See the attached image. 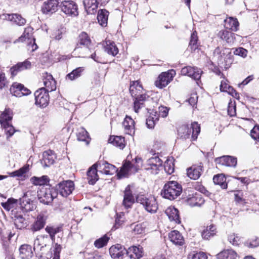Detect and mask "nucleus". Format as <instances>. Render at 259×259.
<instances>
[{
	"label": "nucleus",
	"mask_w": 259,
	"mask_h": 259,
	"mask_svg": "<svg viewBox=\"0 0 259 259\" xmlns=\"http://www.w3.org/2000/svg\"><path fill=\"white\" fill-rule=\"evenodd\" d=\"M182 187L176 181H168L164 186L161 194L163 198L170 200H174L180 195Z\"/></svg>",
	"instance_id": "obj_1"
},
{
	"label": "nucleus",
	"mask_w": 259,
	"mask_h": 259,
	"mask_svg": "<svg viewBox=\"0 0 259 259\" xmlns=\"http://www.w3.org/2000/svg\"><path fill=\"white\" fill-rule=\"evenodd\" d=\"M200 132V125L196 122L192 123L191 128H189L187 125H183L180 127L178 130V134L181 138L186 139L189 138L191 136L192 141L197 139Z\"/></svg>",
	"instance_id": "obj_2"
},
{
	"label": "nucleus",
	"mask_w": 259,
	"mask_h": 259,
	"mask_svg": "<svg viewBox=\"0 0 259 259\" xmlns=\"http://www.w3.org/2000/svg\"><path fill=\"white\" fill-rule=\"evenodd\" d=\"M213 55L216 57L220 63H225L229 66L232 63V56L229 49L225 48L217 47L213 52Z\"/></svg>",
	"instance_id": "obj_3"
},
{
	"label": "nucleus",
	"mask_w": 259,
	"mask_h": 259,
	"mask_svg": "<svg viewBox=\"0 0 259 259\" xmlns=\"http://www.w3.org/2000/svg\"><path fill=\"white\" fill-rule=\"evenodd\" d=\"M137 202L142 204L145 209L151 213H155L158 209V204L156 199L153 196L146 197L144 195H138L136 198Z\"/></svg>",
	"instance_id": "obj_4"
},
{
	"label": "nucleus",
	"mask_w": 259,
	"mask_h": 259,
	"mask_svg": "<svg viewBox=\"0 0 259 259\" xmlns=\"http://www.w3.org/2000/svg\"><path fill=\"white\" fill-rule=\"evenodd\" d=\"M37 193L39 201L45 204L51 203L58 195V192L53 188H42Z\"/></svg>",
	"instance_id": "obj_5"
},
{
	"label": "nucleus",
	"mask_w": 259,
	"mask_h": 259,
	"mask_svg": "<svg viewBox=\"0 0 259 259\" xmlns=\"http://www.w3.org/2000/svg\"><path fill=\"white\" fill-rule=\"evenodd\" d=\"M35 104L40 108H45L49 102V95L44 88H41L34 93Z\"/></svg>",
	"instance_id": "obj_6"
},
{
	"label": "nucleus",
	"mask_w": 259,
	"mask_h": 259,
	"mask_svg": "<svg viewBox=\"0 0 259 259\" xmlns=\"http://www.w3.org/2000/svg\"><path fill=\"white\" fill-rule=\"evenodd\" d=\"M162 161L158 156L148 159L145 164V169L152 174L158 173L159 168L162 166Z\"/></svg>",
	"instance_id": "obj_7"
},
{
	"label": "nucleus",
	"mask_w": 259,
	"mask_h": 259,
	"mask_svg": "<svg viewBox=\"0 0 259 259\" xmlns=\"http://www.w3.org/2000/svg\"><path fill=\"white\" fill-rule=\"evenodd\" d=\"M61 10L68 16L78 15L77 5L73 1H64L60 5Z\"/></svg>",
	"instance_id": "obj_8"
},
{
	"label": "nucleus",
	"mask_w": 259,
	"mask_h": 259,
	"mask_svg": "<svg viewBox=\"0 0 259 259\" xmlns=\"http://www.w3.org/2000/svg\"><path fill=\"white\" fill-rule=\"evenodd\" d=\"M57 189L60 195L67 197L74 189V183L70 180L63 181L58 184Z\"/></svg>",
	"instance_id": "obj_9"
},
{
	"label": "nucleus",
	"mask_w": 259,
	"mask_h": 259,
	"mask_svg": "<svg viewBox=\"0 0 259 259\" xmlns=\"http://www.w3.org/2000/svg\"><path fill=\"white\" fill-rule=\"evenodd\" d=\"M175 74L176 72L174 70H171L169 72L162 73L155 81V85L159 89H162L170 82Z\"/></svg>",
	"instance_id": "obj_10"
},
{
	"label": "nucleus",
	"mask_w": 259,
	"mask_h": 259,
	"mask_svg": "<svg viewBox=\"0 0 259 259\" xmlns=\"http://www.w3.org/2000/svg\"><path fill=\"white\" fill-rule=\"evenodd\" d=\"M10 92L13 96L17 97L27 96L31 93V91L29 89L18 82H14L12 84L10 88Z\"/></svg>",
	"instance_id": "obj_11"
},
{
	"label": "nucleus",
	"mask_w": 259,
	"mask_h": 259,
	"mask_svg": "<svg viewBox=\"0 0 259 259\" xmlns=\"http://www.w3.org/2000/svg\"><path fill=\"white\" fill-rule=\"evenodd\" d=\"M181 72L183 75H187L195 80H198L200 79L202 71L196 67L186 66L181 69Z\"/></svg>",
	"instance_id": "obj_12"
},
{
	"label": "nucleus",
	"mask_w": 259,
	"mask_h": 259,
	"mask_svg": "<svg viewBox=\"0 0 259 259\" xmlns=\"http://www.w3.org/2000/svg\"><path fill=\"white\" fill-rule=\"evenodd\" d=\"M96 165L99 171L105 175H112L117 171L114 165L106 161H100L96 163Z\"/></svg>",
	"instance_id": "obj_13"
},
{
	"label": "nucleus",
	"mask_w": 259,
	"mask_h": 259,
	"mask_svg": "<svg viewBox=\"0 0 259 259\" xmlns=\"http://www.w3.org/2000/svg\"><path fill=\"white\" fill-rule=\"evenodd\" d=\"M58 0H48L44 3L41 10L43 14H52L58 10Z\"/></svg>",
	"instance_id": "obj_14"
},
{
	"label": "nucleus",
	"mask_w": 259,
	"mask_h": 259,
	"mask_svg": "<svg viewBox=\"0 0 259 259\" xmlns=\"http://www.w3.org/2000/svg\"><path fill=\"white\" fill-rule=\"evenodd\" d=\"M218 231L216 225L211 224L204 227L201 232V237L204 240H209L217 235Z\"/></svg>",
	"instance_id": "obj_15"
},
{
	"label": "nucleus",
	"mask_w": 259,
	"mask_h": 259,
	"mask_svg": "<svg viewBox=\"0 0 259 259\" xmlns=\"http://www.w3.org/2000/svg\"><path fill=\"white\" fill-rule=\"evenodd\" d=\"M138 169L137 165L133 164L131 161H126L122 165L117 174V176L119 178L125 177H127L128 172H135L137 171Z\"/></svg>",
	"instance_id": "obj_16"
},
{
	"label": "nucleus",
	"mask_w": 259,
	"mask_h": 259,
	"mask_svg": "<svg viewBox=\"0 0 259 259\" xmlns=\"http://www.w3.org/2000/svg\"><path fill=\"white\" fill-rule=\"evenodd\" d=\"M31 67V63L30 61L26 60L23 62H19L17 64L13 66L10 69V72L12 76H16L19 72L29 69Z\"/></svg>",
	"instance_id": "obj_17"
},
{
	"label": "nucleus",
	"mask_w": 259,
	"mask_h": 259,
	"mask_svg": "<svg viewBox=\"0 0 259 259\" xmlns=\"http://www.w3.org/2000/svg\"><path fill=\"white\" fill-rule=\"evenodd\" d=\"M47 219V217L44 214H39L34 223L31 225L30 230L34 232L42 229L46 224Z\"/></svg>",
	"instance_id": "obj_18"
},
{
	"label": "nucleus",
	"mask_w": 259,
	"mask_h": 259,
	"mask_svg": "<svg viewBox=\"0 0 259 259\" xmlns=\"http://www.w3.org/2000/svg\"><path fill=\"white\" fill-rule=\"evenodd\" d=\"M135 203V198L132 192L130 189V186H127L124 191L123 200L122 205L125 208H129L132 207Z\"/></svg>",
	"instance_id": "obj_19"
},
{
	"label": "nucleus",
	"mask_w": 259,
	"mask_h": 259,
	"mask_svg": "<svg viewBox=\"0 0 259 259\" xmlns=\"http://www.w3.org/2000/svg\"><path fill=\"white\" fill-rule=\"evenodd\" d=\"M217 164L230 167H235L237 164V158L230 156H223L215 158Z\"/></svg>",
	"instance_id": "obj_20"
},
{
	"label": "nucleus",
	"mask_w": 259,
	"mask_h": 259,
	"mask_svg": "<svg viewBox=\"0 0 259 259\" xmlns=\"http://www.w3.org/2000/svg\"><path fill=\"white\" fill-rule=\"evenodd\" d=\"M125 248L120 244H117L111 246L109 249V253L112 258L120 259L126 252Z\"/></svg>",
	"instance_id": "obj_21"
},
{
	"label": "nucleus",
	"mask_w": 259,
	"mask_h": 259,
	"mask_svg": "<svg viewBox=\"0 0 259 259\" xmlns=\"http://www.w3.org/2000/svg\"><path fill=\"white\" fill-rule=\"evenodd\" d=\"M170 241L175 245L182 246L185 243V239L182 235L177 230L171 231L168 234Z\"/></svg>",
	"instance_id": "obj_22"
},
{
	"label": "nucleus",
	"mask_w": 259,
	"mask_h": 259,
	"mask_svg": "<svg viewBox=\"0 0 259 259\" xmlns=\"http://www.w3.org/2000/svg\"><path fill=\"white\" fill-rule=\"evenodd\" d=\"M43 82L45 86L44 88L46 91L49 93L56 90V81L53 78L52 75L48 73H46L43 76Z\"/></svg>",
	"instance_id": "obj_23"
},
{
	"label": "nucleus",
	"mask_w": 259,
	"mask_h": 259,
	"mask_svg": "<svg viewBox=\"0 0 259 259\" xmlns=\"http://www.w3.org/2000/svg\"><path fill=\"white\" fill-rule=\"evenodd\" d=\"M49 241V238L47 235L38 236L34 241L33 249L42 250Z\"/></svg>",
	"instance_id": "obj_24"
},
{
	"label": "nucleus",
	"mask_w": 259,
	"mask_h": 259,
	"mask_svg": "<svg viewBox=\"0 0 259 259\" xmlns=\"http://www.w3.org/2000/svg\"><path fill=\"white\" fill-rule=\"evenodd\" d=\"M203 171V166L202 165H192L187 169V176L192 180H197L201 176Z\"/></svg>",
	"instance_id": "obj_25"
},
{
	"label": "nucleus",
	"mask_w": 259,
	"mask_h": 259,
	"mask_svg": "<svg viewBox=\"0 0 259 259\" xmlns=\"http://www.w3.org/2000/svg\"><path fill=\"white\" fill-rule=\"evenodd\" d=\"M125 252L130 259H140L143 255V248L139 246L130 247Z\"/></svg>",
	"instance_id": "obj_26"
},
{
	"label": "nucleus",
	"mask_w": 259,
	"mask_h": 259,
	"mask_svg": "<svg viewBox=\"0 0 259 259\" xmlns=\"http://www.w3.org/2000/svg\"><path fill=\"white\" fill-rule=\"evenodd\" d=\"M134 98V110L136 113H138L140 109L146 106V103L148 102L149 96L146 94H142Z\"/></svg>",
	"instance_id": "obj_27"
},
{
	"label": "nucleus",
	"mask_w": 259,
	"mask_h": 259,
	"mask_svg": "<svg viewBox=\"0 0 259 259\" xmlns=\"http://www.w3.org/2000/svg\"><path fill=\"white\" fill-rule=\"evenodd\" d=\"M19 256L21 259H30L33 256V251L31 245L24 244L19 249Z\"/></svg>",
	"instance_id": "obj_28"
},
{
	"label": "nucleus",
	"mask_w": 259,
	"mask_h": 259,
	"mask_svg": "<svg viewBox=\"0 0 259 259\" xmlns=\"http://www.w3.org/2000/svg\"><path fill=\"white\" fill-rule=\"evenodd\" d=\"M43 158L41 163L44 167H48L53 164L56 159V156L52 150H49L45 151L42 154Z\"/></svg>",
	"instance_id": "obj_29"
},
{
	"label": "nucleus",
	"mask_w": 259,
	"mask_h": 259,
	"mask_svg": "<svg viewBox=\"0 0 259 259\" xmlns=\"http://www.w3.org/2000/svg\"><path fill=\"white\" fill-rule=\"evenodd\" d=\"M135 122L130 117L126 116L122 123L124 132L126 134L132 135L135 132Z\"/></svg>",
	"instance_id": "obj_30"
},
{
	"label": "nucleus",
	"mask_w": 259,
	"mask_h": 259,
	"mask_svg": "<svg viewBox=\"0 0 259 259\" xmlns=\"http://www.w3.org/2000/svg\"><path fill=\"white\" fill-rule=\"evenodd\" d=\"M217 36L229 45H232L235 39L234 33L225 30L220 31Z\"/></svg>",
	"instance_id": "obj_31"
},
{
	"label": "nucleus",
	"mask_w": 259,
	"mask_h": 259,
	"mask_svg": "<svg viewBox=\"0 0 259 259\" xmlns=\"http://www.w3.org/2000/svg\"><path fill=\"white\" fill-rule=\"evenodd\" d=\"M186 201L188 204L191 206H200L203 203V200L201 197L200 195L196 193L194 194H189L186 198Z\"/></svg>",
	"instance_id": "obj_32"
},
{
	"label": "nucleus",
	"mask_w": 259,
	"mask_h": 259,
	"mask_svg": "<svg viewBox=\"0 0 259 259\" xmlns=\"http://www.w3.org/2000/svg\"><path fill=\"white\" fill-rule=\"evenodd\" d=\"M83 5L88 14H95L99 4L97 0H83Z\"/></svg>",
	"instance_id": "obj_33"
},
{
	"label": "nucleus",
	"mask_w": 259,
	"mask_h": 259,
	"mask_svg": "<svg viewBox=\"0 0 259 259\" xmlns=\"http://www.w3.org/2000/svg\"><path fill=\"white\" fill-rule=\"evenodd\" d=\"M98 167L96 164L90 168L87 172V179L90 184L94 185L98 181L99 178L97 175Z\"/></svg>",
	"instance_id": "obj_34"
},
{
	"label": "nucleus",
	"mask_w": 259,
	"mask_h": 259,
	"mask_svg": "<svg viewBox=\"0 0 259 259\" xmlns=\"http://www.w3.org/2000/svg\"><path fill=\"white\" fill-rule=\"evenodd\" d=\"M0 18L2 19L9 21L14 20L17 18L19 19V21H18L19 26L25 25L26 22L24 18L18 14H3L0 16Z\"/></svg>",
	"instance_id": "obj_35"
},
{
	"label": "nucleus",
	"mask_w": 259,
	"mask_h": 259,
	"mask_svg": "<svg viewBox=\"0 0 259 259\" xmlns=\"http://www.w3.org/2000/svg\"><path fill=\"white\" fill-rule=\"evenodd\" d=\"M165 213L171 221H174L177 224L181 223L179 211L174 207H169L165 210Z\"/></svg>",
	"instance_id": "obj_36"
},
{
	"label": "nucleus",
	"mask_w": 259,
	"mask_h": 259,
	"mask_svg": "<svg viewBox=\"0 0 259 259\" xmlns=\"http://www.w3.org/2000/svg\"><path fill=\"white\" fill-rule=\"evenodd\" d=\"M130 92L133 97L142 95L143 87L138 81H133L130 87Z\"/></svg>",
	"instance_id": "obj_37"
},
{
	"label": "nucleus",
	"mask_w": 259,
	"mask_h": 259,
	"mask_svg": "<svg viewBox=\"0 0 259 259\" xmlns=\"http://www.w3.org/2000/svg\"><path fill=\"white\" fill-rule=\"evenodd\" d=\"M224 26L226 29L236 31L238 29L239 22L236 18H227L224 20Z\"/></svg>",
	"instance_id": "obj_38"
},
{
	"label": "nucleus",
	"mask_w": 259,
	"mask_h": 259,
	"mask_svg": "<svg viewBox=\"0 0 259 259\" xmlns=\"http://www.w3.org/2000/svg\"><path fill=\"white\" fill-rule=\"evenodd\" d=\"M14 224L18 229H22L25 228L27 226V223L25 219L21 214H15L14 216Z\"/></svg>",
	"instance_id": "obj_39"
},
{
	"label": "nucleus",
	"mask_w": 259,
	"mask_h": 259,
	"mask_svg": "<svg viewBox=\"0 0 259 259\" xmlns=\"http://www.w3.org/2000/svg\"><path fill=\"white\" fill-rule=\"evenodd\" d=\"M104 48L106 53L113 56L116 55L118 53V49L113 41L106 40Z\"/></svg>",
	"instance_id": "obj_40"
},
{
	"label": "nucleus",
	"mask_w": 259,
	"mask_h": 259,
	"mask_svg": "<svg viewBox=\"0 0 259 259\" xmlns=\"http://www.w3.org/2000/svg\"><path fill=\"white\" fill-rule=\"evenodd\" d=\"M109 12L105 9L99 10L97 19L100 25L103 27H106L107 25Z\"/></svg>",
	"instance_id": "obj_41"
},
{
	"label": "nucleus",
	"mask_w": 259,
	"mask_h": 259,
	"mask_svg": "<svg viewBox=\"0 0 259 259\" xmlns=\"http://www.w3.org/2000/svg\"><path fill=\"white\" fill-rule=\"evenodd\" d=\"M159 120V115L157 111L152 110L150 112V116L146 119V125L149 128H153L155 125L156 122Z\"/></svg>",
	"instance_id": "obj_42"
},
{
	"label": "nucleus",
	"mask_w": 259,
	"mask_h": 259,
	"mask_svg": "<svg viewBox=\"0 0 259 259\" xmlns=\"http://www.w3.org/2000/svg\"><path fill=\"white\" fill-rule=\"evenodd\" d=\"M91 39L88 34L84 32H81L79 35L78 42L77 44V47L75 48L74 51H77L79 48V46L82 45L88 47L91 44Z\"/></svg>",
	"instance_id": "obj_43"
},
{
	"label": "nucleus",
	"mask_w": 259,
	"mask_h": 259,
	"mask_svg": "<svg viewBox=\"0 0 259 259\" xmlns=\"http://www.w3.org/2000/svg\"><path fill=\"white\" fill-rule=\"evenodd\" d=\"M13 118V112L10 109H6L0 115V123L1 125H7L9 121Z\"/></svg>",
	"instance_id": "obj_44"
},
{
	"label": "nucleus",
	"mask_w": 259,
	"mask_h": 259,
	"mask_svg": "<svg viewBox=\"0 0 259 259\" xmlns=\"http://www.w3.org/2000/svg\"><path fill=\"white\" fill-rule=\"evenodd\" d=\"M108 141L109 143L120 149H122L125 147L124 139L122 137L112 136L110 137Z\"/></svg>",
	"instance_id": "obj_45"
},
{
	"label": "nucleus",
	"mask_w": 259,
	"mask_h": 259,
	"mask_svg": "<svg viewBox=\"0 0 259 259\" xmlns=\"http://www.w3.org/2000/svg\"><path fill=\"white\" fill-rule=\"evenodd\" d=\"M236 253L232 249L225 250L217 255L218 259H235Z\"/></svg>",
	"instance_id": "obj_46"
},
{
	"label": "nucleus",
	"mask_w": 259,
	"mask_h": 259,
	"mask_svg": "<svg viewBox=\"0 0 259 259\" xmlns=\"http://www.w3.org/2000/svg\"><path fill=\"white\" fill-rule=\"evenodd\" d=\"M213 181L215 185H219L222 189L227 188L226 178L223 174L215 175L213 178Z\"/></svg>",
	"instance_id": "obj_47"
},
{
	"label": "nucleus",
	"mask_w": 259,
	"mask_h": 259,
	"mask_svg": "<svg viewBox=\"0 0 259 259\" xmlns=\"http://www.w3.org/2000/svg\"><path fill=\"white\" fill-rule=\"evenodd\" d=\"M32 28L31 27L26 28L23 34L19 38V41H26L27 43L34 38L32 35Z\"/></svg>",
	"instance_id": "obj_48"
},
{
	"label": "nucleus",
	"mask_w": 259,
	"mask_h": 259,
	"mask_svg": "<svg viewBox=\"0 0 259 259\" xmlns=\"http://www.w3.org/2000/svg\"><path fill=\"white\" fill-rule=\"evenodd\" d=\"M31 183L36 186L44 185L49 182V179L47 176H43L41 177H33L31 178Z\"/></svg>",
	"instance_id": "obj_49"
},
{
	"label": "nucleus",
	"mask_w": 259,
	"mask_h": 259,
	"mask_svg": "<svg viewBox=\"0 0 259 259\" xmlns=\"http://www.w3.org/2000/svg\"><path fill=\"white\" fill-rule=\"evenodd\" d=\"M45 230L49 234L51 240L52 241H54L55 239V235L62 231V227L48 226L46 227Z\"/></svg>",
	"instance_id": "obj_50"
},
{
	"label": "nucleus",
	"mask_w": 259,
	"mask_h": 259,
	"mask_svg": "<svg viewBox=\"0 0 259 259\" xmlns=\"http://www.w3.org/2000/svg\"><path fill=\"white\" fill-rule=\"evenodd\" d=\"M189 47L192 51H195L198 48V36L196 31L191 34Z\"/></svg>",
	"instance_id": "obj_51"
},
{
	"label": "nucleus",
	"mask_w": 259,
	"mask_h": 259,
	"mask_svg": "<svg viewBox=\"0 0 259 259\" xmlns=\"http://www.w3.org/2000/svg\"><path fill=\"white\" fill-rule=\"evenodd\" d=\"M83 70L84 68L83 67H78L68 73L66 77L71 80H73L80 77Z\"/></svg>",
	"instance_id": "obj_52"
},
{
	"label": "nucleus",
	"mask_w": 259,
	"mask_h": 259,
	"mask_svg": "<svg viewBox=\"0 0 259 259\" xmlns=\"http://www.w3.org/2000/svg\"><path fill=\"white\" fill-rule=\"evenodd\" d=\"M109 238L107 235H104L103 237L97 239L94 242V245L98 248H102L107 244Z\"/></svg>",
	"instance_id": "obj_53"
},
{
	"label": "nucleus",
	"mask_w": 259,
	"mask_h": 259,
	"mask_svg": "<svg viewBox=\"0 0 259 259\" xmlns=\"http://www.w3.org/2000/svg\"><path fill=\"white\" fill-rule=\"evenodd\" d=\"M165 172L168 174H171L174 171V164L172 158H168L164 164Z\"/></svg>",
	"instance_id": "obj_54"
},
{
	"label": "nucleus",
	"mask_w": 259,
	"mask_h": 259,
	"mask_svg": "<svg viewBox=\"0 0 259 259\" xmlns=\"http://www.w3.org/2000/svg\"><path fill=\"white\" fill-rule=\"evenodd\" d=\"M29 171V165H25L17 170L9 173L11 177H22Z\"/></svg>",
	"instance_id": "obj_55"
},
{
	"label": "nucleus",
	"mask_w": 259,
	"mask_h": 259,
	"mask_svg": "<svg viewBox=\"0 0 259 259\" xmlns=\"http://www.w3.org/2000/svg\"><path fill=\"white\" fill-rule=\"evenodd\" d=\"M77 139L80 141H87L89 138V135L87 131L83 127H80L78 130L76 134Z\"/></svg>",
	"instance_id": "obj_56"
},
{
	"label": "nucleus",
	"mask_w": 259,
	"mask_h": 259,
	"mask_svg": "<svg viewBox=\"0 0 259 259\" xmlns=\"http://www.w3.org/2000/svg\"><path fill=\"white\" fill-rule=\"evenodd\" d=\"M1 126L5 130V133L8 138L12 136L16 132L13 126L10 123H8L7 125H1Z\"/></svg>",
	"instance_id": "obj_57"
},
{
	"label": "nucleus",
	"mask_w": 259,
	"mask_h": 259,
	"mask_svg": "<svg viewBox=\"0 0 259 259\" xmlns=\"http://www.w3.org/2000/svg\"><path fill=\"white\" fill-rule=\"evenodd\" d=\"M146 226L144 224H139L135 226L133 229L135 235H140L145 233Z\"/></svg>",
	"instance_id": "obj_58"
},
{
	"label": "nucleus",
	"mask_w": 259,
	"mask_h": 259,
	"mask_svg": "<svg viewBox=\"0 0 259 259\" xmlns=\"http://www.w3.org/2000/svg\"><path fill=\"white\" fill-rule=\"evenodd\" d=\"M16 200L13 198H10L7 200V202H2L1 205L5 209L10 210L14 207V205L16 203Z\"/></svg>",
	"instance_id": "obj_59"
},
{
	"label": "nucleus",
	"mask_w": 259,
	"mask_h": 259,
	"mask_svg": "<svg viewBox=\"0 0 259 259\" xmlns=\"http://www.w3.org/2000/svg\"><path fill=\"white\" fill-rule=\"evenodd\" d=\"M240 238L235 234L232 233L229 235L228 240L233 245H238L240 243Z\"/></svg>",
	"instance_id": "obj_60"
},
{
	"label": "nucleus",
	"mask_w": 259,
	"mask_h": 259,
	"mask_svg": "<svg viewBox=\"0 0 259 259\" xmlns=\"http://www.w3.org/2000/svg\"><path fill=\"white\" fill-rule=\"evenodd\" d=\"M21 205L25 211L32 210L33 208L32 204L26 198L23 199V200L21 202Z\"/></svg>",
	"instance_id": "obj_61"
},
{
	"label": "nucleus",
	"mask_w": 259,
	"mask_h": 259,
	"mask_svg": "<svg viewBox=\"0 0 259 259\" xmlns=\"http://www.w3.org/2000/svg\"><path fill=\"white\" fill-rule=\"evenodd\" d=\"M250 136L254 140L259 141V125H255L250 132Z\"/></svg>",
	"instance_id": "obj_62"
},
{
	"label": "nucleus",
	"mask_w": 259,
	"mask_h": 259,
	"mask_svg": "<svg viewBox=\"0 0 259 259\" xmlns=\"http://www.w3.org/2000/svg\"><path fill=\"white\" fill-rule=\"evenodd\" d=\"M169 108L165 106H161L158 108V113L159 117L160 116L162 117H166L168 113Z\"/></svg>",
	"instance_id": "obj_63"
},
{
	"label": "nucleus",
	"mask_w": 259,
	"mask_h": 259,
	"mask_svg": "<svg viewBox=\"0 0 259 259\" xmlns=\"http://www.w3.org/2000/svg\"><path fill=\"white\" fill-rule=\"evenodd\" d=\"M54 257L53 259H60V252L61 250V246L58 243H56L53 247Z\"/></svg>",
	"instance_id": "obj_64"
}]
</instances>
